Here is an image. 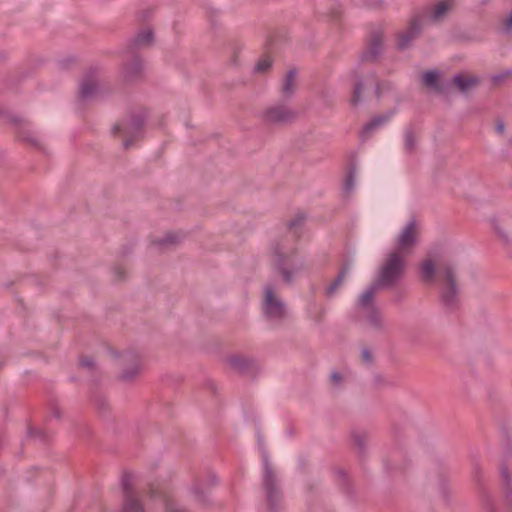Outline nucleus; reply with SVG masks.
Returning a JSON list of instances; mask_svg holds the SVG:
<instances>
[{"mask_svg": "<svg viewBox=\"0 0 512 512\" xmlns=\"http://www.w3.org/2000/svg\"><path fill=\"white\" fill-rule=\"evenodd\" d=\"M419 276L424 283L439 286L441 298L447 305L457 301L460 286L452 267L429 256L419 264Z\"/></svg>", "mask_w": 512, "mask_h": 512, "instance_id": "f03ea898", "label": "nucleus"}, {"mask_svg": "<svg viewBox=\"0 0 512 512\" xmlns=\"http://www.w3.org/2000/svg\"><path fill=\"white\" fill-rule=\"evenodd\" d=\"M420 235V224L410 220L398 233L393 248L384 257L377 283L367 288L359 297V305L368 308L373 300L378 285L390 286L404 275L407 258L413 252Z\"/></svg>", "mask_w": 512, "mask_h": 512, "instance_id": "f257e3e1", "label": "nucleus"}, {"mask_svg": "<svg viewBox=\"0 0 512 512\" xmlns=\"http://www.w3.org/2000/svg\"><path fill=\"white\" fill-rule=\"evenodd\" d=\"M382 122L383 120L380 117L373 119L364 127V133L369 134L374 128L378 127Z\"/></svg>", "mask_w": 512, "mask_h": 512, "instance_id": "412c9836", "label": "nucleus"}, {"mask_svg": "<svg viewBox=\"0 0 512 512\" xmlns=\"http://www.w3.org/2000/svg\"><path fill=\"white\" fill-rule=\"evenodd\" d=\"M361 91H362V85L360 83H358L353 90V95H352L353 103H357L360 100Z\"/></svg>", "mask_w": 512, "mask_h": 512, "instance_id": "b1692460", "label": "nucleus"}, {"mask_svg": "<svg viewBox=\"0 0 512 512\" xmlns=\"http://www.w3.org/2000/svg\"><path fill=\"white\" fill-rule=\"evenodd\" d=\"M80 364H81L82 366H87V367H89V366H91V365H92V360H91V359H89V358H87V357H83V358L81 359V361H80Z\"/></svg>", "mask_w": 512, "mask_h": 512, "instance_id": "393cba45", "label": "nucleus"}, {"mask_svg": "<svg viewBox=\"0 0 512 512\" xmlns=\"http://www.w3.org/2000/svg\"><path fill=\"white\" fill-rule=\"evenodd\" d=\"M506 26L508 29L512 27V13L510 14V16L508 17V19L506 21Z\"/></svg>", "mask_w": 512, "mask_h": 512, "instance_id": "a878e982", "label": "nucleus"}, {"mask_svg": "<svg viewBox=\"0 0 512 512\" xmlns=\"http://www.w3.org/2000/svg\"><path fill=\"white\" fill-rule=\"evenodd\" d=\"M142 122L139 119H131L115 127V131L120 134L123 144L129 148L141 136Z\"/></svg>", "mask_w": 512, "mask_h": 512, "instance_id": "423d86ee", "label": "nucleus"}, {"mask_svg": "<svg viewBox=\"0 0 512 512\" xmlns=\"http://www.w3.org/2000/svg\"><path fill=\"white\" fill-rule=\"evenodd\" d=\"M117 273H118V276H117V277H118L119 279H120V278H122V276L124 275V271H122V270H121V271H118Z\"/></svg>", "mask_w": 512, "mask_h": 512, "instance_id": "c756f323", "label": "nucleus"}, {"mask_svg": "<svg viewBox=\"0 0 512 512\" xmlns=\"http://www.w3.org/2000/svg\"><path fill=\"white\" fill-rule=\"evenodd\" d=\"M264 483L267 492V497L269 502H273L278 499V492L275 488V473L273 468L265 463V472H264Z\"/></svg>", "mask_w": 512, "mask_h": 512, "instance_id": "6e6552de", "label": "nucleus"}, {"mask_svg": "<svg viewBox=\"0 0 512 512\" xmlns=\"http://www.w3.org/2000/svg\"><path fill=\"white\" fill-rule=\"evenodd\" d=\"M423 82L424 84L431 88V89H435V90H438L439 87H438V74L434 71H429V72H426L424 75H423Z\"/></svg>", "mask_w": 512, "mask_h": 512, "instance_id": "f3484780", "label": "nucleus"}, {"mask_svg": "<svg viewBox=\"0 0 512 512\" xmlns=\"http://www.w3.org/2000/svg\"><path fill=\"white\" fill-rule=\"evenodd\" d=\"M347 188H349L351 185H352V176L350 175V177L348 178L347 180Z\"/></svg>", "mask_w": 512, "mask_h": 512, "instance_id": "c85d7f7f", "label": "nucleus"}, {"mask_svg": "<svg viewBox=\"0 0 512 512\" xmlns=\"http://www.w3.org/2000/svg\"><path fill=\"white\" fill-rule=\"evenodd\" d=\"M454 84L460 91L466 92L477 84V79L469 74H459L454 78Z\"/></svg>", "mask_w": 512, "mask_h": 512, "instance_id": "9d476101", "label": "nucleus"}, {"mask_svg": "<svg viewBox=\"0 0 512 512\" xmlns=\"http://www.w3.org/2000/svg\"><path fill=\"white\" fill-rule=\"evenodd\" d=\"M122 512H144L140 499L130 491H127Z\"/></svg>", "mask_w": 512, "mask_h": 512, "instance_id": "f8f14e48", "label": "nucleus"}, {"mask_svg": "<svg viewBox=\"0 0 512 512\" xmlns=\"http://www.w3.org/2000/svg\"><path fill=\"white\" fill-rule=\"evenodd\" d=\"M451 7L452 0H442L438 2L431 12V18L434 21L441 20L446 15V13L451 9Z\"/></svg>", "mask_w": 512, "mask_h": 512, "instance_id": "4468645a", "label": "nucleus"}, {"mask_svg": "<svg viewBox=\"0 0 512 512\" xmlns=\"http://www.w3.org/2000/svg\"><path fill=\"white\" fill-rule=\"evenodd\" d=\"M262 310L271 321L281 320L286 316V307L277 293L269 286L264 290Z\"/></svg>", "mask_w": 512, "mask_h": 512, "instance_id": "39448f33", "label": "nucleus"}, {"mask_svg": "<svg viewBox=\"0 0 512 512\" xmlns=\"http://www.w3.org/2000/svg\"><path fill=\"white\" fill-rule=\"evenodd\" d=\"M98 89L97 81L94 77H86L80 86V95L82 98H89L96 94Z\"/></svg>", "mask_w": 512, "mask_h": 512, "instance_id": "9b49d317", "label": "nucleus"}, {"mask_svg": "<svg viewBox=\"0 0 512 512\" xmlns=\"http://www.w3.org/2000/svg\"><path fill=\"white\" fill-rule=\"evenodd\" d=\"M343 380H344V375L341 372L334 371L330 375V382L334 386L341 384L343 382Z\"/></svg>", "mask_w": 512, "mask_h": 512, "instance_id": "4be33fe9", "label": "nucleus"}, {"mask_svg": "<svg viewBox=\"0 0 512 512\" xmlns=\"http://www.w3.org/2000/svg\"><path fill=\"white\" fill-rule=\"evenodd\" d=\"M296 113L285 105H274L267 108L263 114L265 122L269 124H284L292 121Z\"/></svg>", "mask_w": 512, "mask_h": 512, "instance_id": "0eeeda50", "label": "nucleus"}, {"mask_svg": "<svg viewBox=\"0 0 512 512\" xmlns=\"http://www.w3.org/2000/svg\"><path fill=\"white\" fill-rule=\"evenodd\" d=\"M112 355L113 357L118 358L120 364L124 366L120 375L123 380H132L142 371L143 364L141 356L137 352L124 351L118 353L113 351Z\"/></svg>", "mask_w": 512, "mask_h": 512, "instance_id": "20e7f679", "label": "nucleus"}, {"mask_svg": "<svg viewBox=\"0 0 512 512\" xmlns=\"http://www.w3.org/2000/svg\"><path fill=\"white\" fill-rule=\"evenodd\" d=\"M153 40V34L149 29L141 31L136 38L137 46H147Z\"/></svg>", "mask_w": 512, "mask_h": 512, "instance_id": "a211bd4d", "label": "nucleus"}, {"mask_svg": "<svg viewBox=\"0 0 512 512\" xmlns=\"http://www.w3.org/2000/svg\"><path fill=\"white\" fill-rule=\"evenodd\" d=\"M178 235L175 233H166L161 237H157L153 240V243L160 248H167L171 244H175L178 242Z\"/></svg>", "mask_w": 512, "mask_h": 512, "instance_id": "2eb2a0df", "label": "nucleus"}, {"mask_svg": "<svg viewBox=\"0 0 512 512\" xmlns=\"http://www.w3.org/2000/svg\"><path fill=\"white\" fill-rule=\"evenodd\" d=\"M271 262L286 282L292 281L303 269V263L294 255V252L280 243L271 248Z\"/></svg>", "mask_w": 512, "mask_h": 512, "instance_id": "7ed1b4c3", "label": "nucleus"}, {"mask_svg": "<svg viewBox=\"0 0 512 512\" xmlns=\"http://www.w3.org/2000/svg\"><path fill=\"white\" fill-rule=\"evenodd\" d=\"M421 21H422L421 18L413 19L408 30L399 35L398 45L401 48L406 47L409 44V42L414 38V36L420 29Z\"/></svg>", "mask_w": 512, "mask_h": 512, "instance_id": "1a4fd4ad", "label": "nucleus"}, {"mask_svg": "<svg viewBox=\"0 0 512 512\" xmlns=\"http://www.w3.org/2000/svg\"><path fill=\"white\" fill-rule=\"evenodd\" d=\"M362 355H363V358H364L366 361H369L370 356H369V353H368L367 351H363Z\"/></svg>", "mask_w": 512, "mask_h": 512, "instance_id": "cd10ccee", "label": "nucleus"}, {"mask_svg": "<svg viewBox=\"0 0 512 512\" xmlns=\"http://www.w3.org/2000/svg\"><path fill=\"white\" fill-rule=\"evenodd\" d=\"M271 64V57L269 55H264L258 60L255 70L258 73H265L270 68Z\"/></svg>", "mask_w": 512, "mask_h": 512, "instance_id": "6ab92c4d", "label": "nucleus"}, {"mask_svg": "<svg viewBox=\"0 0 512 512\" xmlns=\"http://www.w3.org/2000/svg\"><path fill=\"white\" fill-rule=\"evenodd\" d=\"M496 129H497L498 133H502V132H503V130H504V126H503V124H498V125H497V127H496Z\"/></svg>", "mask_w": 512, "mask_h": 512, "instance_id": "bb28decb", "label": "nucleus"}, {"mask_svg": "<svg viewBox=\"0 0 512 512\" xmlns=\"http://www.w3.org/2000/svg\"><path fill=\"white\" fill-rule=\"evenodd\" d=\"M166 512H186L180 509L176 503L172 501H166Z\"/></svg>", "mask_w": 512, "mask_h": 512, "instance_id": "5701e85b", "label": "nucleus"}, {"mask_svg": "<svg viewBox=\"0 0 512 512\" xmlns=\"http://www.w3.org/2000/svg\"><path fill=\"white\" fill-rule=\"evenodd\" d=\"M346 274H347V270L346 269L341 271V273L338 276V278L327 289V293L329 295H332L336 291L337 287L341 285V283L344 281V278H345Z\"/></svg>", "mask_w": 512, "mask_h": 512, "instance_id": "aec40b11", "label": "nucleus"}, {"mask_svg": "<svg viewBox=\"0 0 512 512\" xmlns=\"http://www.w3.org/2000/svg\"><path fill=\"white\" fill-rule=\"evenodd\" d=\"M296 87V72L290 71L284 80V83L282 85V91L286 95H290L293 93Z\"/></svg>", "mask_w": 512, "mask_h": 512, "instance_id": "dca6fc26", "label": "nucleus"}, {"mask_svg": "<svg viewBox=\"0 0 512 512\" xmlns=\"http://www.w3.org/2000/svg\"><path fill=\"white\" fill-rule=\"evenodd\" d=\"M350 444L362 447L370 444V435L364 430H354L349 434Z\"/></svg>", "mask_w": 512, "mask_h": 512, "instance_id": "ddd939ff", "label": "nucleus"}]
</instances>
